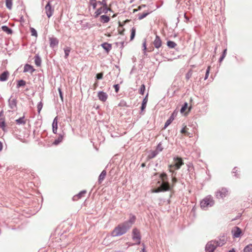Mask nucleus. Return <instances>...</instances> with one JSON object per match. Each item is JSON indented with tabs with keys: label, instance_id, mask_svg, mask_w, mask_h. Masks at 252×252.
I'll return each instance as SVG.
<instances>
[{
	"label": "nucleus",
	"instance_id": "4c0bfd02",
	"mask_svg": "<svg viewBox=\"0 0 252 252\" xmlns=\"http://www.w3.org/2000/svg\"><path fill=\"white\" fill-rule=\"evenodd\" d=\"M188 104L187 102H185L184 103V104L182 106V107L180 109L181 113H182L186 111V110L187 109V108L188 107Z\"/></svg>",
	"mask_w": 252,
	"mask_h": 252
},
{
	"label": "nucleus",
	"instance_id": "69168bd1",
	"mask_svg": "<svg viewBox=\"0 0 252 252\" xmlns=\"http://www.w3.org/2000/svg\"><path fill=\"white\" fill-rule=\"evenodd\" d=\"M226 52H227V49L225 48V49L223 50V52H222V54H224V55L226 56Z\"/></svg>",
	"mask_w": 252,
	"mask_h": 252
},
{
	"label": "nucleus",
	"instance_id": "f257e3e1",
	"mask_svg": "<svg viewBox=\"0 0 252 252\" xmlns=\"http://www.w3.org/2000/svg\"><path fill=\"white\" fill-rule=\"evenodd\" d=\"M136 217L130 215L128 220L118 224L111 232V236L114 237L122 236L126 234L135 223Z\"/></svg>",
	"mask_w": 252,
	"mask_h": 252
},
{
	"label": "nucleus",
	"instance_id": "79ce46f5",
	"mask_svg": "<svg viewBox=\"0 0 252 252\" xmlns=\"http://www.w3.org/2000/svg\"><path fill=\"white\" fill-rule=\"evenodd\" d=\"M163 150V148L162 147V144L161 143H159L157 146L156 150L159 153L160 152H161Z\"/></svg>",
	"mask_w": 252,
	"mask_h": 252
},
{
	"label": "nucleus",
	"instance_id": "4d7b16f0",
	"mask_svg": "<svg viewBox=\"0 0 252 252\" xmlns=\"http://www.w3.org/2000/svg\"><path fill=\"white\" fill-rule=\"evenodd\" d=\"M83 27L84 29L90 28L91 27L89 26V23H86L83 25Z\"/></svg>",
	"mask_w": 252,
	"mask_h": 252
},
{
	"label": "nucleus",
	"instance_id": "f3484780",
	"mask_svg": "<svg viewBox=\"0 0 252 252\" xmlns=\"http://www.w3.org/2000/svg\"><path fill=\"white\" fill-rule=\"evenodd\" d=\"M58 129V117H56L52 123V131L54 134H56Z\"/></svg>",
	"mask_w": 252,
	"mask_h": 252
},
{
	"label": "nucleus",
	"instance_id": "20e7f679",
	"mask_svg": "<svg viewBox=\"0 0 252 252\" xmlns=\"http://www.w3.org/2000/svg\"><path fill=\"white\" fill-rule=\"evenodd\" d=\"M183 164L184 162L182 158L179 157H174L172 163L168 165L169 171L172 174H174L175 173L174 171L179 169Z\"/></svg>",
	"mask_w": 252,
	"mask_h": 252
},
{
	"label": "nucleus",
	"instance_id": "7c9ffc66",
	"mask_svg": "<svg viewBox=\"0 0 252 252\" xmlns=\"http://www.w3.org/2000/svg\"><path fill=\"white\" fill-rule=\"evenodd\" d=\"M243 252H252V244L246 246L244 249Z\"/></svg>",
	"mask_w": 252,
	"mask_h": 252
},
{
	"label": "nucleus",
	"instance_id": "cd10ccee",
	"mask_svg": "<svg viewBox=\"0 0 252 252\" xmlns=\"http://www.w3.org/2000/svg\"><path fill=\"white\" fill-rule=\"evenodd\" d=\"M63 50L64 52V58L67 59L70 52L71 48L69 47H66Z\"/></svg>",
	"mask_w": 252,
	"mask_h": 252
},
{
	"label": "nucleus",
	"instance_id": "c03bdc74",
	"mask_svg": "<svg viewBox=\"0 0 252 252\" xmlns=\"http://www.w3.org/2000/svg\"><path fill=\"white\" fill-rule=\"evenodd\" d=\"M142 47H143V53L145 55H146V50H147L146 41V39H144V42L143 43Z\"/></svg>",
	"mask_w": 252,
	"mask_h": 252
},
{
	"label": "nucleus",
	"instance_id": "338daca9",
	"mask_svg": "<svg viewBox=\"0 0 252 252\" xmlns=\"http://www.w3.org/2000/svg\"><path fill=\"white\" fill-rule=\"evenodd\" d=\"M228 252H236V251L234 248H232V249L229 250Z\"/></svg>",
	"mask_w": 252,
	"mask_h": 252
},
{
	"label": "nucleus",
	"instance_id": "5fc2aeb1",
	"mask_svg": "<svg viewBox=\"0 0 252 252\" xmlns=\"http://www.w3.org/2000/svg\"><path fill=\"white\" fill-rule=\"evenodd\" d=\"M5 127V123L4 120L0 122V128L3 129Z\"/></svg>",
	"mask_w": 252,
	"mask_h": 252
},
{
	"label": "nucleus",
	"instance_id": "7ed1b4c3",
	"mask_svg": "<svg viewBox=\"0 0 252 252\" xmlns=\"http://www.w3.org/2000/svg\"><path fill=\"white\" fill-rule=\"evenodd\" d=\"M215 204V200L211 195L204 197L200 203L201 208L203 210H207L209 208L212 207Z\"/></svg>",
	"mask_w": 252,
	"mask_h": 252
},
{
	"label": "nucleus",
	"instance_id": "aec40b11",
	"mask_svg": "<svg viewBox=\"0 0 252 252\" xmlns=\"http://www.w3.org/2000/svg\"><path fill=\"white\" fill-rule=\"evenodd\" d=\"M174 113L173 112L164 124V128H166L174 120Z\"/></svg>",
	"mask_w": 252,
	"mask_h": 252
},
{
	"label": "nucleus",
	"instance_id": "9d476101",
	"mask_svg": "<svg viewBox=\"0 0 252 252\" xmlns=\"http://www.w3.org/2000/svg\"><path fill=\"white\" fill-rule=\"evenodd\" d=\"M231 233L233 238H239L240 237L242 232L240 227L234 226L231 230Z\"/></svg>",
	"mask_w": 252,
	"mask_h": 252
},
{
	"label": "nucleus",
	"instance_id": "ddd939ff",
	"mask_svg": "<svg viewBox=\"0 0 252 252\" xmlns=\"http://www.w3.org/2000/svg\"><path fill=\"white\" fill-rule=\"evenodd\" d=\"M97 97L98 99L102 101L105 102L106 101L108 98L107 94L103 91H99L97 94Z\"/></svg>",
	"mask_w": 252,
	"mask_h": 252
},
{
	"label": "nucleus",
	"instance_id": "6ab92c4d",
	"mask_svg": "<svg viewBox=\"0 0 252 252\" xmlns=\"http://www.w3.org/2000/svg\"><path fill=\"white\" fill-rule=\"evenodd\" d=\"M8 76L9 72L7 71L3 72L0 76V81L2 82L6 81L8 79Z\"/></svg>",
	"mask_w": 252,
	"mask_h": 252
},
{
	"label": "nucleus",
	"instance_id": "4468645a",
	"mask_svg": "<svg viewBox=\"0 0 252 252\" xmlns=\"http://www.w3.org/2000/svg\"><path fill=\"white\" fill-rule=\"evenodd\" d=\"M50 41V46L52 48H54L55 46H57L59 44V40L54 37H51L49 38Z\"/></svg>",
	"mask_w": 252,
	"mask_h": 252
},
{
	"label": "nucleus",
	"instance_id": "4be33fe9",
	"mask_svg": "<svg viewBox=\"0 0 252 252\" xmlns=\"http://www.w3.org/2000/svg\"><path fill=\"white\" fill-rule=\"evenodd\" d=\"M87 191L85 190H82L79 193L73 197V200L75 201L77 199L81 198L84 194L86 193Z\"/></svg>",
	"mask_w": 252,
	"mask_h": 252
},
{
	"label": "nucleus",
	"instance_id": "58836bf2",
	"mask_svg": "<svg viewBox=\"0 0 252 252\" xmlns=\"http://www.w3.org/2000/svg\"><path fill=\"white\" fill-rule=\"evenodd\" d=\"M30 31L31 32V35L33 36L37 37V32L35 29H34L33 28H30Z\"/></svg>",
	"mask_w": 252,
	"mask_h": 252
},
{
	"label": "nucleus",
	"instance_id": "0e129e2a",
	"mask_svg": "<svg viewBox=\"0 0 252 252\" xmlns=\"http://www.w3.org/2000/svg\"><path fill=\"white\" fill-rule=\"evenodd\" d=\"M2 148H3V144L1 141H0V151H1L2 150Z\"/></svg>",
	"mask_w": 252,
	"mask_h": 252
},
{
	"label": "nucleus",
	"instance_id": "09e8293b",
	"mask_svg": "<svg viewBox=\"0 0 252 252\" xmlns=\"http://www.w3.org/2000/svg\"><path fill=\"white\" fill-rule=\"evenodd\" d=\"M103 73L102 72L98 73L96 75V78L97 80H100L102 78Z\"/></svg>",
	"mask_w": 252,
	"mask_h": 252
},
{
	"label": "nucleus",
	"instance_id": "1a4fd4ad",
	"mask_svg": "<svg viewBox=\"0 0 252 252\" xmlns=\"http://www.w3.org/2000/svg\"><path fill=\"white\" fill-rule=\"evenodd\" d=\"M213 241L215 242V244L217 245V246L221 247L226 243L227 238L224 234H223L219 237V240H214Z\"/></svg>",
	"mask_w": 252,
	"mask_h": 252
},
{
	"label": "nucleus",
	"instance_id": "37998d69",
	"mask_svg": "<svg viewBox=\"0 0 252 252\" xmlns=\"http://www.w3.org/2000/svg\"><path fill=\"white\" fill-rule=\"evenodd\" d=\"M145 91V85L142 84L140 87V88L139 90V93L143 95L144 94Z\"/></svg>",
	"mask_w": 252,
	"mask_h": 252
},
{
	"label": "nucleus",
	"instance_id": "052dcab7",
	"mask_svg": "<svg viewBox=\"0 0 252 252\" xmlns=\"http://www.w3.org/2000/svg\"><path fill=\"white\" fill-rule=\"evenodd\" d=\"M124 43H125V42L123 41V42H116V44L118 45L119 44H121V48H123L124 46Z\"/></svg>",
	"mask_w": 252,
	"mask_h": 252
},
{
	"label": "nucleus",
	"instance_id": "8fccbe9b",
	"mask_svg": "<svg viewBox=\"0 0 252 252\" xmlns=\"http://www.w3.org/2000/svg\"><path fill=\"white\" fill-rule=\"evenodd\" d=\"M237 167H235L233 169V170H232V173H235L234 174V176L237 178H239L240 177V176L239 174H237L236 173V172H237V169H236Z\"/></svg>",
	"mask_w": 252,
	"mask_h": 252
},
{
	"label": "nucleus",
	"instance_id": "de8ad7c7",
	"mask_svg": "<svg viewBox=\"0 0 252 252\" xmlns=\"http://www.w3.org/2000/svg\"><path fill=\"white\" fill-rule=\"evenodd\" d=\"M210 66H208L206 71V74L204 77V80H206L209 76V72H210Z\"/></svg>",
	"mask_w": 252,
	"mask_h": 252
},
{
	"label": "nucleus",
	"instance_id": "393cba45",
	"mask_svg": "<svg viewBox=\"0 0 252 252\" xmlns=\"http://www.w3.org/2000/svg\"><path fill=\"white\" fill-rule=\"evenodd\" d=\"M63 138V135L62 134H60L58 138L56 139L53 142V144L55 145H58L61 142H62Z\"/></svg>",
	"mask_w": 252,
	"mask_h": 252
},
{
	"label": "nucleus",
	"instance_id": "6e6552de",
	"mask_svg": "<svg viewBox=\"0 0 252 252\" xmlns=\"http://www.w3.org/2000/svg\"><path fill=\"white\" fill-rule=\"evenodd\" d=\"M108 11L113 12L111 8L108 7H100L98 8L94 13V17L95 18L98 17L101 13H107Z\"/></svg>",
	"mask_w": 252,
	"mask_h": 252
},
{
	"label": "nucleus",
	"instance_id": "e2e57ef3",
	"mask_svg": "<svg viewBox=\"0 0 252 252\" xmlns=\"http://www.w3.org/2000/svg\"><path fill=\"white\" fill-rule=\"evenodd\" d=\"M184 18L186 20V22L189 21V18L186 15V13L184 14Z\"/></svg>",
	"mask_w": 252,
	"mask_h": 252
},
{
	"label": "nucleus",
	"instance_id": "6e6d98bb",
	"mask_svg": "<svg viewBox=\"0 0 252 252\" xmlns=\"http://www.w3.org/2000/svg\"><path fill=\"white\" fill-rule=\"evenodd\" d=\"M191 76V73L190 71L188 72L186 75V78L189 80Z\"/></svg>",
	"mask_w": 252,
	"mask_h": 252
},
{
	"label": "nucleus",
	"instance_id": "f704fd0d",
	"mask_svg": "<svg viewBox=\"0 0 252 252\" xmlns=\"http://www.w3.org/2000/svg\"><path fill=\"white\" fill-rule=\"evenodd\" d=\"M158 153L155 150L152 151L150 154L148 156L150 158H153L157 156Z\"/></svg>",
	"mask_w": 252,
	"mask_h": 252
},
{
	"label": "nucleus",
	"instance_id": "680f3d73",
	"mask_svg": "<svg viewBox=\"0 0 252 252\" xmlns=\"http://www.w3.org/2000/svg\"><path fill=\"white\" fill-rule=\"evenodd\" d=\"M181 132L182 133H184V134H185L186 132V128L185 127H184L181 130Z\"/></svg>",
	"mask_w": 252,
	"mask_h": 252
},
{
	"label": "nucleus",
	"instance_id": "39448f33",
	"mask_svg": "<svg viewBox=\"0 0 252 252\" xmlns=\"http://www.w3.org/2000/svg\"><path fill=\"white\" fill-rule=\"evenodd\" d=\"M132 238L135 242V244L139 245L141 243V236L139 229L134 228L132 231Z\"/></svg>",
	"mask_w": 252,
	"mask_h": 252
},
{
	"label": "nucleus",
	"instance_id": "b1692460",
	"mask_svg": "<svg viewBox=\"0 0 252 252\" xmlns=\"http://www.w3.org/2000/svg\"><path fill=\"white\" fill-rule=\"evenodd\" d=\"M34 62L36 66H40L41 65V59L38 54H36L34 56Z\"/></svg>",
	"mask_w": 252,
	"mask_h": 252
},
{
	"label": "nucleus",
	"instance_id": "e433bc0d",
	"mask_svg": "<svg viewBox=\"0 0 252 252\" xmlns=\"http://www.w3.org/2000/svg\"><path fill=\"white\" fill-rule=\"evenodd\" d=\"M135 33L136 30L134 27H133L131 30L130 40H132L134 39L135 36Z\"/></svg>",
	"mask_w": 252,
	"mask_h": 252
},
{
	"label": "nucleus",
	"instance_id": "423d86ee",
	"mask_svg": "<svg viewBox=\"0 0 252 252\" xmlns=\"http://www.w3.org/2000/svg\"><path fill=\"white\" fill-rule=\"evenodd\" d=\"M228 190L225 188H221L218 189L215 193L216 197L217 198L223 199L227 195Z\"/></svg>",
	"mask_w": 252,
	"mask_h": 252
},
{
	"label": "nucleus",
	"instance_id": "bb28decb",
	"mask_svg": "<svg viewBox=\"0 0 252 252\" xmlns=\"http://www.w3.org/2000/svg\"><path fill=\"white\" fill-rule=\"evenodd\" d=\"M106 175V170H103L98 177V182L99 183H101V182L104 179Z\"/></svg>",
	"mask_w": 252,
	"mask_h": 252
},
{
	"label": "nucleus",
	"instance_id": "ea45409f",
	"mask_svg": "<svg viewBox=\"0 0 252 252\" xmlns=\"http://www.w3.org/2000/svg\"><path fill=\"white\" fill-rule=\"evenodd\" d=\"M97 3L102 5V7H108L107 4V0H102V1H98Z\"/></svg>",
	"mask_w": 252,
	"mask_h": 252
},
{
	"label": "nucleus",
	"instance_id": "a211bd4d",
	"mask_svg": "<svg viewBox=\"0 0 252 252\" xmlns=\"http://www.w3.org/2000/svg\"><path fill=\"white\" fill-rule=\"evenodd\" d=\"M101 46L107 53H108L112 49V45L107 42L103 43Z\"/></svg>",
	"mask_w": 252,
	"mask_h": 252
},
{
	"label": "nucleus",
	"instance_id": "dca6fc26",
	"mask_svg": "<svg viewBox=\"0 0 252 252\" xmlns=\"http://www.w3.org/2000/svg\"><path fill=\"white\" fill-rule=\"evenodd\" d=\"M35 71V69L33 68V66L29 64L26 63L24 67L23 72H30L31 73H32Z\"/></svg>",
	"mask_w": 252,
	"mask_h": 252
},
{
	"label": "nucleus",
	"instance_id": "0eeeda50",
	"mask_svg": "<svg viewBox=\"0 0 252 252\" xmlns=\"http://www.w3.org/2000/svg\"><path fill=\"white\" fill-rule=\"evenodd\" d=\"M217 247L218 246L215 244V242L211 240L206 244L205 248V252H214Z\"/></svg>",
	"mask_w": 252,
	"mask_h": 252
},
{
	"label": "nucleus",
	"instance_id": "3c124183",
	"mask_svg": "<svg viewBox=\"0 0 252 252\" xmlns=\"http://www.w3.org/2000/svg\"><path fill=\"white\" fill-rule=\"evenodd\" d=\"M162 191H164L162 190V189L161 188H160V187H159L158 189H153V191H152V192H154V193H158V192H162Z\"/></svg>",
	"mask_w": 252,
	"mask_h": 252
},
{
	"label": "nucleus",
	"instance_id": "c85d7f7f",
	"mask_svg": "<svg viewBox=\"0 0 252 252\" xmlns=\"http://www.w3.org/2000/svg\"><path fill=\"white\" fill-rule=\"evenodd\" d=\"M167 45L169 48H174L177 46V44L171 40L167 41Z\"/></svg>",
	"mask_w": 252,
	"mask_h": 252
},
{
	"label": "nucleus",
	"instance_id": "a19ab883",
	"mask_svg": "<svg viewBox=\"0 0 252 252\" xmlns=\"http://www.w3.org/2000/svg\"><path fill=\"white\" fill-rule=\"evenodd\" d=\"M43 107V103L41 101L39 102L37 106L38 113L40 114V111Z\"/></svg>",
	"mask_w": 252,
	"mask_h": 252
},
{
	"label": "nucleus",
	"instance_id": "5701e85b",
	"mask_svg": "<svg viewBox=\"0 0 252 252\" xmlns=\"http://www.w3.org/2000/svg\"><path fill=\"white\" fill-rule=\"evenodd\" d=\"M110 19L109 16L106 15H103L100 16L99 20L102 23H108L110 21Z\"/></svg>",
	"mask_w": 252,
	"mask_h": 252
},
{
	"label": "nucleus",
	"instance_id": "f8f14e48",
	"mask_svg": "<svg viewBox=\"0 0 252 252\" xmlns=\"http://www.w3.org/2000/svg\"><path fill=\"white\" fill-rule=\"evenodd\" d=\"M153 44L154 47L157 49H159L161 46L162 41L160 37L158 35H156L155 39L153 41Z\"/></svg>",
	"mask_w": 252,
	"mask_h": 252
},
{
	"label": "nucleus",
	"instance_id": "774afa93",
	"mask_svg": "<svg viewBox=\"0 0 252 252\" xmlns=\"http://www.w3.org/2000/svg\"><path fill=\"white\" fill-rule=\"evenodd\" d=\"M140 252H146L145 247H144L143 249H142V250L140 251Z\"/></svg>",
	"mask_w": 252,
	"mask_h": 252
},
{
	"label": "nucleus",
	"instance_id": "f03ea898",
	"mask_svg": "<svg viewBox=\"0 0 252 252\" xmlns=\"http://www.w3.org/2000/svg\"><path fill=\"white\" fill-rule=\"evenodd\" d=\"M159 175V179L157 182V184L159 187L162 189L164 191H170L173 189V186L170 184L169 178L165 172L161 173H156L155 175Z\"/></svg>",
	"mask_w": 252,
	"mask_h": 252
},
{
	"label": "nucleus",
	"instance_id": "a18cd8bd",
	"mask_svg": "<svg viewBox=\"0 0 252 252\" xmlns=\"http://www.w3.org/2000/svg\"><path fill=\"white\" fill-rule=\"evenodd\" d=\"M177 179L176 178V177L174 176H172V184L171 185V186H173V188L175 186V184L177 183Z\"/></svg>",
	"mask_w": 252,
	"mask_h": 252
},
{
	"label": "nucleus",
	"instance_id": "c756f323",
	"mask_svg": "<svg viewBox=\"0 0 252 252\" xmlns=\"http://www.w3.org/2000/svg\"><path fill=\"white\" fill-rule=\"evenodd\" d=\"M26 85V81L24 80H19L17 82V88H19L21 87H24Z\"/></svg>",
	"mask_w": 252,
	"mask_h": 252
},
{
	"label": "nucleus",
	"instance_id": "603ef678",
	"mask_svg": "<svg viewBox=\"0 0 252 252\" xmlns=\"http://www.w3.org/2000/svg\"><path fill=\"white\" fill-rule=\"evenodd\" d=\"M113 87L115 89V91L116 93H118L119 91V89H120V86H119V84H115L114 86H113Z\"/></svg>",
	"mask_w": 252,
	"mask_h": 252
},
{
	"label": "nucleus",
	"instance_id": "a878e982",
	"mask_svg": "<svg viewBox=\"0 0 252 252\" xmlns=\"http://www.w3.org/2000/svg\"><path fill=\"white\" fill-rule=\"evenodd\" d=\"M1 29H2V30L3 32H6V33H7V34H12V32H13V31H12V29H10V28H9L8 26H5V25H4V26H2L1 27Z\"/></svg>",
	"mask_w": 252,
	"mask_h": 252
},
{
	"label": "nucleus",
	"instance_id": "c9c22d12",
	"mask_svg": "<svg viewBox=\"0 0 252 252\" xmlns=\"http://www.w3.org/2000/svg\"><path fill=\"white\" fill-rule=\"evenodd\" d=\"M97 3L96 0H90L89 4L92 6L93 9H96Z\"/></svg>",
	"mask_w": 252,
	"mask_h": 252
},
{
	"label": "nucleus",
	"instance_id": "13d9d810",
	"mask_svg": "<svg viewBox=\"0 0 252 252\" xmlns=\"http://www.w3.org/2000/svg\"><path fill=\"white\" fill-rule=\"evenodd\" d=\"M225 55H224V54H221V56L220 57V59H219V62L220 63H221L223 60V59H224V58L225 57Z\"/></svg>",
	"mask_w": 252,
	"mask_h": 252
},
{
	"label": "nucleus",
	"instance_id": "2f4dec72",
	"mask_svg": "<svg viewBox=\"0 0 252 252\" xmlns=\"http://www.w3.org/2000/svg\"><path fill=\"white\" fill-rule=\"evenodd\" d=\"M151 12H143L142 13L138 14V19L142 20L143 18H145L147 16H148Z\"/></svg>",
	"mask_w": 252,
	"mask_h": 252
},
{
	"label": "nucleus",
	"instance_id": "864d4df0",
	"mask_svg": "<svg viewBox=\"0 0 252 252\" xmlns=\"http://www.w3.org/2000/svg\"><path fill=\"white\" fill-rule=\"evenodd\" d=\"M119 106H123H123H126V102L125 101L122 100H121L120 101V103L119 104Z\"/></svg>",
	"mask_w": 252,
	"mask_h": 252
},
{
	"label": "nucleus",
	"instance_id": "412c9836",
	"mask_svg": "<svg viewBox=\"0 0 252 252\" xmlns=\"http://www.w3.org/2000/svg\"><path fill=\"white\" fill-rule=\"evenodd\" d=\"M148 94H146V95L145 96V97L143 98L141 106V111H143L144 110L146 107V105L148 102Z\"/></svg>",
	"mask_w": 252,
	"mask_h": 252
},
{
	"label": "nucleus",
	"instance_id": "72a5a7b5",
	"mask_svg": "<svg viewBox=\"0 0 252 252\" xmlns=\"http://www.w3.org/2000/svg\"><path fill=\"white\" fill-rule=\"evenodd\" d=\"M6 6L8 9H11L12 6V0H5Z\"/></svg>",
	"mask_w": 252,
	"mask_h": 252
},
{
	"label": "nucleus",
	"instance_id": "9b49d317",
	"mask_svg": "<svg viewBox=\"0 0 252 252\" xmlns=\"http://www.w3.org/2000/svg\"><path fill=\"white\" fill-rule=\"evenodd\" d=\"M46 13L48 18L51 17L54 12V8L52 7L50 1H49L45 7Z\"/></svg>",
	"mask_w": 252,
	"mask_h": 252
},
{
	"label": "nucleus",
	"instance_id": "bf43d9fd",
	"mask_svg": "<svg viewBox=\"0 0 252 252\" xmlns=\"http://www.w3.org/2000/svg\"><path fill=\"white\" fill-rule=\"evenodd\" d=\"M146 5L145 4H142L138 7L137 10H140L142 8L145 7Z\"/></svg>",
	"mask_w": 252,
	"mask_h": 252
},
{
	"label": "nucleus",
	"instance_id": "473e14b6",
	"mask_svg": "<svg viewBox=\"0 0 252 252\" xmlns=\"http://www.w3.org/2000/svg\"><path fill=\"white\" fill-rule=\"evenodd\" d=\"M17 124L18 125H24L26 123V121L24 120V116L19 118L18 119L16 120Z\"/></svg>",
	"mask_w": 252,
	"mask_h": 252
},
{
	"label": "nucleus",
	"instance_id": "49530a36",
	"mask_svg": "<svg viewBox=\"0 0 252 252\" xmlns=\"http://www.w3.org/2000/svg\"><path fill=\"white\" fill-rule=\"evenodd\" d=\"M58 90L59 91L60 97L62 100V101L63 102V94L62 90L60 88H59Z\"/></svg>",
	"mask_w": 252,
	"mask_h": 252
},
{
	"label": "nucleus",
	"instance_id": "2eb2a0df",
	"mask_svg": "<svg viewBox=\"0 0 252 252\" xmlns=\"http://www.w3.org/2000/svg\"><path fill=\"white\" fill-rule=\"evenodd\" d=\"M12 97V96L10 97V98H9L8 102V105L9 107L11 109H15L17 108V100L16 98H14L12 99H11Z\"/></svg>",
	"mask_w": 252,
	"mask_h": 252
}]
</instances>
